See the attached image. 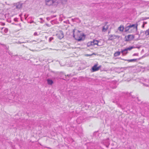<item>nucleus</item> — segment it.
Returning <instances> with one entry per match:
<instances>
[{
    "mask_svg": "<svg viewBox=\"0 0 149 149\" xmlns=\"http://www.w3.org/2000/svg\"><path fill=\"white\" fill-rule=\"evenodd\" d=\"M73 31L74 32V37L76 40L80 41L83 40L84 39L85 36L81 31L74 29Z\"/></svg>",
    "mask_w": 149,
    "mask_h": 149,
    "instance_id": "1",
    "label": "nucleus"
},
{
    "mask_svg": "<svg viewBox=\"0 0 149 149\" xmlns=\"http://www.w3.org/2000/svg\"><path fill=\"white\" fill-rule=\"evenodd\" d=\"M137 26L138 24H130L126 27L125 31L128 32L129 33H132L135 30H137Z\"/></svg>",
    "mask_w": 149,
    "mask_h": 149,
    "instance_id": "2",
    "label": "nucleus"
},
{
    "mask_svg": "<svg viewBox=\"0 0 149 149\" xmlns=\"http://www.w3.org/2000/svg\"><path fill=\"white\" fill-rule=\"evenodd\" d=\"M98 64L97 63L94 65L92 68V70L93 72H95L99 70L101 67V65L98 66Z\"/></svg>",
    "mask_w": 149,
    "mask_h": 149,
    "instance_id": "3",
    "label": "nucleus"
},
{
    "mask_svg": "<svg viewBox=\"0 0 149 149\" xmlns=\"http://www.w3.org/2000/svg\"><path fill=\"white\" fill-rule=\"evenodd\" d=\"M134 38V36L133 35H129L125 36V41H126L132 40Z\"/></svg>",
    "mask_w": 149,
    "mask_h": 149,
    "instance_id": "4",
    "label": "nucleus"
},
{
    "mask_svg": "<svg viewBox=\"0 0 149 149\" xmlns=\"http://www.w3.org/2000/svg\"><path fill=\"white\" fill-rule=\"evenodd\" d=\"M98 44V41L96 40H93V41L89 42H88L87 45L88 47L94 46Z\"/></svg>",
    "mask_w": 149,
    "mask_h": 149,
    "instance_id": "5",
    "label": "nucleus"
},
{
    "mask_svg": "<svg viewBox=\"0 0 149 149\" xmlns=\"http://www.w3.org/2000/svg\"><path fill=\"white\" fill-rule=\"evenodd\" d=\"M119 36H116L114 35H109L108 40H112L116 38H119Z\"/></svg>",
    "mask_w": 149,
    "mask_h": 149,
    "instance_id": "6",
    "label": "nucleus"
},
{
    "mask_svg": "<svg viewBox=\"0 0 149 149\" xmlns=\"http://www.w3.org/2000/svg\"><path fill=\"white\" fill-rule=\"evenodd\" d=\"M57 37L60 39H61L64 37V34L62 31H59L57 34Z\"/></svg>",
    "mask_w": 149,
    "mask_h": 149,
    "instance_id": "7",
    "label": "nucleus"
},
{
    "mask_svg": "<svg viewBox=\"0 0 149 149\" xmlns=\"http://www.w3.org/2000/svg\"><path fill=\"white\" fill-rule=\"evenodd\" d=\"M134 48V47L132 46V47H128V48H127L125 49H124L122 51H121V52L122 53H123V52H125V51H127L128 50H130L132 49H133Z\"/></svg>",
    "mask_w": 149,
    "mask_h": 149,
    "instance_id": "8",
    "label": "nucleus"
},
{
    "mask_svg": "<svg viewBox=\"0 0 149 149\" xmlns=\"http://www.w3.org/2000/svg\"><path fill=\"white\" fill-rule=\"evenodd\" d=\"M54 3V2L52 0H49L46 1V4L47 5L49 6L53 3Z\"/></svg>",
    "mask_w": 149,
    "mask_h": 149,
    "instance_id": "9",
    "label": "nucleus"
},
{
    "mask_svg": "<svg viewBox=\"0 0 149 149\" xmlns=\"http://www.w3.org/2000/svg\"><path fill=\"white\" fill-rule=\"evenodd\" d=\"M124 29V26L122 25H120L118 28V30L122 32L123 31Z\"/></svg>",
    "mask_w": 149,
    "mask_h": 149,
    "instance_id": "10",
    "label": "nucleus"
},
{
    "mask_svg": "<svg viewBox=\"0 0 149 149\" xmlns=\"http://www.w3.org/2000/svg\"><path fill=\"white\" fill-rule=\"evenodd\" d=\"M108 29V26L107 25H105L103 27L102 31L104 32L105 31Z\"/></svg>",
    "mask_w": 149,
    "mask_h": 149,
    "instance_id": "11",
    "label": "nucleus"
},
{
    "mask_svg": "<svg viewBox=\"0 0 149 149\" xmlns=\"http://www.w3.org/2000/svg\"><path fill=\"white\" fill-rule=\"evenodd\" d=\"M123 60L125 61H127L129 62H132L134 61H136L137 60V59H128V60L124 59Z\"/></svg>",
    "mask_w": 149,
    "mask_h": 149,
    "instance_id": "12",
    "label": "nucleus"
},
{
    "mask_svg": "<svg viewBox=\"0 0 149 149\" xmlns=\"http://www.w3.org/2000/svg\"><path fill=\"white\" fill-rule=\"evenodd\" d=\"M22 5L19 3H17L16 5V8H20L22 7Z\"/></svg>",
    "mask_w": 149,
    "mask_h": 149,
    "instance_id": "13",
    "label": "nucleus"
},
{
    "mask_svg": "<svg viewBox=\"0 0 149 149\" xmlns=\"http://www.w3.org/2000/svg\"><path fill=\"white\" fill-rule=\"evenodd\" d=\"M47 83L48 84L52 85L53 83V81L50 79H48L47 80Z\"/></svg>",
    "mask_w": 149,
    "mask_h": 149,
    "instance_id": "14",
    "label": "nucleus"
},
{
    "mask_svg": "<svg viewBox=\"0 0 149 149\" xmlns=\"http://www.w3.org/2000/svg\"><path fill=\"white\" fill-rule=\"evenodd\" d=\"M120 52H116L114 54V56L115 57H116L119 56L120 55Z\"/></svg>",
    "mask_w": 149,
    "mask_h": 149,
    "instance_id": "15",
    "label": "nucleus"
},
{
    "mask_svg": "<svg viewBox=\"0 0 149 149\" xmlns=\"http://www.w3.org/2000/svg\"><path fill=\"white\" fill-rule=\"evenodd\" d=\"M145 34L146 36H149V29H148L146 31Z\"/></svg>",
    "mask_w": 149,
    "mask_h": 149,
    "instance_id": "16",
    "label": "nucleus"
},
{
    "mask_svg": "<svg viewBox=\"0 0 149 149\" xmlns=\"http://www.w3.org/2000/svg\"><path fill=\"white\" fill-rule=\"evenodd\" d=\"M98 44H96L97 46H100L102 45V44L100 43V41H98Z\"/></svg>",
    "mask_w": 149,
    "mask_h": 149,
    "instance_id": "17",
    "label": "nucleus"
},
{
    "mask_svg": "<svg viewBox=\"0 0 149 149\" xmlns=\"http://www.w3.org/2000/svg\"><path fill=\"white\" fill-rule=\"evenodd\" d=\"M53 37H50V38H49V41H50L52 40H53Z\"/></svg>",
    "mask_w": 149,
    "mask_h": 149,
    "instance_id": "18",
    "label": "nucleus"
},
{
    "mask_svg": "<svg viewBox=\"0 0 149 149\" xmlns=\"http://www.w3.org/2000/svg\"><path fill=\"white\" fill-rule=\"evenodd\" d=\"M92 55H87V56H91Z\"/></svg>",
    "mask_w": 149,
    "mask_h": 149,
    "instance_id": "19",
    "label": "nucleus"
},
{
    "mask_svg": "<svg viewBox=\"0 0 149 149\" xmlns=\"http://www.w3.org/2000/svg\"><path fill=\"white\" fill-rule=\"evenodd\" d=\"M127 52L126 53V54H127Z\"/></svg>",
    "mask_w": 149,
    "mask_h": 149,
    "instance_id": "20",
    "label": "nucleus"
}]
</instances>
